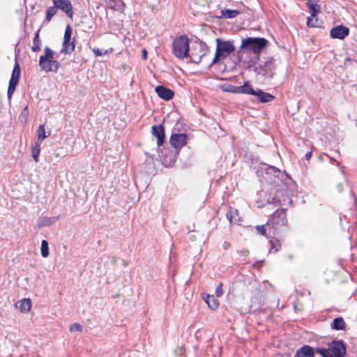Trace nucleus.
<instances>
[{
  "label": "nucleus",
  "mask_w": 357,
  "mask_h": 357,
  "mask_svg": "<svg viewBox=\"0 0 357 357\" xmlns=\"http://www.w3.org/2000/svg\"><path fill=\"white\" fill-rule=\"evenodd\" d=\"M316 353L322 357H344L347 354V346L343 340H333L328 343V348H316Z\"/></svg>",
  "instance_id": "nucleus-1"
},
{
  "label": "nucleus",
  "mask_w": 357,
  "mask_h": 357,
  "mask_svg": "<svg viewBox=\"0 0 357 357\" xmlns=\"http://www.w3.org/2000/svg\"><path fill=\"white\" fill-rule=\"evenodd\" d=\"M45 54L41 55L39 59L38 65L42 70L46 73H56L60 67V63L54 59V52L49 47L44 50Z\"/></svg>",
  "instance_id": "nucleus-2"
},
{
  "label": "nucleus",
  "mask_w": 357,
  "mask_h": 357,
  "mask_svg": "<svg viewBox=\"0 0 357 357\" xmlns=\"http://www.w3.org/2000/svg\"><path fill=\"white\" fill-rule=\"evenodd\" d=\"M268 44L264 38H247L242 39L241 49L255 54H259Z\"/></svg>",
  "instance_id": "nucleus-3"
},
{
  "label": "nucleus",
  "mask_w": 357,
  "mask_h": 357,
  "mask_svg": "<svg viewBox=\"0 0 357 357\" xmlns=\"http://www.w3.org/2000/svg\"><path fill=\"white\" fill-rule=\"evenodd\" d=\"M216 43L217 47L213 63H215L218 61L225 59L235 50L234 45L229 40H222L220 38H216Z\"/></svg>",
  "instance_id": "nucleus-4"
},
{
  "label": "nucleus",
  "mask_w": 357,
  "mask_h": 357,
  "mask_svg": "<svg viewBox=\"0 0 357 357\" xmlns=\"http://www.w3.org/2000/svg\"><path fill=\"white\" fill-rule=\"evenodd\" d=\"M173 53L175 56L183 59L189 53V40L185 35L177 37L173 41Z\"/></svg>",
  "instance_id": "nucleus-5"
},
{
  "label": "nucleus",
  "mask_w": 357,
  "mask_h": 357,
  "mask_svg": "<svg viewBox=\"0 0 357 357\" xmlns=\"http://www.w3.org/2000/svg\"><path fill=\"white\" fill-rule=\"evenodd\" d=\"M20 77V66L17 61H15L11 77L9 80L8 91H7V96L8 100H10L15 89L16 86L19 83Z\"/></svg>",
  "instance_id": "nucleus-6"
},
{
  "label": "nucleus",
  "mask_w": 357,
  "mask_h": 357,
  "mask_svg": "<svg viewBox=\"0 0 357 357\" xmlns=\"http://www.w3.org/2000/svg\"><path fill=\"white\" fill-rule=\"evenodd\" d=\"M72 29L68 24L65 29L61 52L65 54H70L75 50V38L71 41Z\"/></svg>",
  "instance_id": "nucleus-7"
},
{
  "label": "nucleus",
  "mask_w": 357,
  "mask_h": 357,
  "mask_svg": "<svg viewBox=\"0 0 357 357\" xmlns=\"http://www.w3.org/2000/svg\"><path fill=\"white\" fill-rule=\"evenodd\" d=\"M187 139L188 135L185 133H172L169 142L174 148L180 149L187 144Z\"/></svg>",
  "instance_id": "nucleus-8"
},
{
  "label": "nucleus",
  "mask_w": 357,
  "mask_h": 357,
  "mask_svg": "<svg viewBox=\"0 0 357 357\" xmlns=\"http://www.w3.org/2000/svg\"><path fill=\"white\" fill-rule=\"evenodd\" d=\"M56 9H60L70 18L73 17V6L70 0H52Z\"/></svg>",
  "instance_id": "nucleus-9"
},
{
  "label": "nucleus",
  "mask_w": 357,
  "mask_h": 357,
  "mask_svg": "<svg viewBox=\"0 0 357 357\" xmlns=\"http://www.w3.org/2000/svg\"><path fill=\"white\" fill-rule=\"evenodd\" d=\"M349 34V29L343 25H338L331 29L330 36L332 38L343 40Z\"/></svg>",
  "instance_id": "nucleus-10"
},
{
  "label": "nucleus",
  "mask_w": 357,
  "mask_h": 357,
  "mask_svg": "<svg viewBox=\"0 0 357 357\" xmlns=\"http://www.w3.org/2000/svg\"><path fill=\"white\" fill-rule=\"evenodd\" d=\"M151 132L157 138V145L161 146L165 139V128L162 124L154 125L151 127Z\"/></svg>",
  "instance_id": "nucleus-11"
},
{
  "label": "nucleus",
  "mask_w": 357,
  "mask_h": 357,
  "mask_svg": "<svg viewBox=\"0 0 357 357\" xmlns=\"http://www.w3.org/2000/svg\"><path fill=\"white\" fill-rule=\"evenodd\" d=\"M155 93L161 99L168 101L173 98L174 92L162 85H158L155 89Z\"/></svg>",
  "instance_id": "nucleus-12"
},
{
  "label": "nucleus",
  "mask_w": 357,
  "mask_h": 357,
  "mask_svg": "<svg viewBox=\"0 0 357 357\" xmlns=\"http://www.w3.org/2000/svg\"><path fill=\"white\" fill-rule=\"evenodd\" d=\"M271 221L276 225H285L287 222L286 209L276 210L272 215Z\"/></svg>",
  "instance_id": "nucleus-13"
},
{
  "label": "nucleus",
  "mask_w": 357,
  "mask_h": 357,
  "mask_svg": "<svg viewBox=\"0 0 357 357\" xmlns=\"http://www.w3.org/2000/svg\"><path fill=\"white\" fill-rule=\"evenodd\" d=\"M314 352L312 347L304 345L296 351L294 357H314Z\"/></svg>",
  "instance_id": "nucleus-14"
},
{
  "label": "nucleus",
  "mask_w": 357,
  "mask_h": 357,
  "mask_svg": "<svg viewBox=\"0 0 357 357\" xmlns=\"http://www.w3.org/2000/svg\"><path fill=\"white\" fill-rule=\"evenodd\" d=\"M255 96L258 98L261 102H269L274 99V96L271 93L263 91L261 89H258Z\"/></svg>",
  "instance_id": "nucleus-15"
},
{
  "label": "nucleus",
  "mask_w": 357,
  "mask_h": 357,
  "mask_svg": "<svg viewBox=\"0 0 357 357\" xmlns=\"http://www.w3.org/2000/svg\"><path fill=\"white\" fill-rule=\"evenodd\" d=\"M331 328L335 331L345 330L346 323L342 317H337L331 323Z\"/></svg>",
  "instance_id": "nucleus-16"
},
{
  "label": "nucleus",
  "mask_w": 357,
  "mask_h": 357,
  "mask_svg": "<svg viewBox=\"0 0 357 357\" xmlns=\"http://www.w3.org/2000/svg\"><path fill=\"white\" fill-rule=\"evenodd\" d=\"M16 307L19 308L20 312H27L30 310L31 302L29 299L23 298L16 304Z\"/></svg>",
  "instance_id": "nucleus-17"
},
{
  "label": "nucleus",
  "mask_w": 357,
  "mask_h": 357,
  "mask_svg": "<svg viewBox=\"0 0 357 357\" xmlns=\"http://www.w3.org/2000/svg\"><path fill=\"white\" fill-rule=\"evenodd\" d=\"M307 6L310 9L312 17H316L317 14L320 12V7L317 5V0H308Z\"/></svg>",
  "instance_id": "nucleus-18"
},
{
  "label": "nucleus",
  "mask_w": 357,
  "mask_h": 357,
  "mask_svg": "<svg viewBox=\"0 0 357 357\" xmlns=\"http://www.w3.org/2000/svg\"><path fill=\"white\" fill-rule=\"evenodd\" d=\"M40 29H38V31L34 34V38L33 40V46L31 47V50L33 52H37L40 50L41 40L39 36V32Z\"/></svg>",
  "instance_id": "nucleus-19"
},
{
  "label": "nucleus",
  "mask_w": 357,
  "mask_h": 357,
  "mask_svg": "<svg viewBox=\"0 0 357 357\" xmlns=\"http://www.w3.org/2000/svg\"><path fill=\"white\" fill-rule=\"evenodd\" d=\"M59 217H42L38 219V224L39 226H50L56 222Z\"/></svg>",
  "instance_id": "nucleus-20"
},
{
  "label": "nucleus",
  "mask_w": 357,
  "mask_h": 357,
  "mask_svg": "<svg viewBox=\"0 0 357 357\" xmlns=\"http://www.w3.org/2000/svg\"><path fill=\"white\" fill-rule=\"evenodd\" d=\"M227 219L231 222H236L238 219V211L236 209L230 208L226 213Z\"/></svg>",
  "instance_id": "nucleus-21"
},
{
  "label": "nucleus",
  "mask_w": 357,
  "mask_h": 357,
  "mask_svg": "<svg viewBox=\"0 0 357 357\" xmlns=\"http://www.w3.org/2000/svg\"><path fill=\"white\" fill-rule=\"evenodd\" d=\"M204 299L209 308L212 310L218 308L219 302L213 296L208 295L206 298H204Z\"/></svg>",
  "instance_id": "nucleus-22"
},
{
  "label": "nucleus",
  "mask_w": 357,
  "mask_h": 357,
  "mask_svg": "<svg viewBox=\"0 0 357 357\" xmlns=\"http://www.w3.org/2000/svg\"><path fill=\"white\" fill-rule=\"evenodd\" d=\"M238 93H244V94H255L257 91H255L250 85L247 83H245L243 86H238Z\"/></svg>",
  "instance_id": "nucleus-23"
},
{
  "label": "nucleus",
  "mask_w": 357,
  "mask_h": 357,
  "mask_svg": "<svg viewBox=\"0 0 357 357\" xmlns=\"http://www.w3.org/2000/svg\"><path fill=\"white\" fill-rule=\"evenodd\" d=\"M222 15L227 19L234 18L238 14H240V11L238 10H230V9H225L221 11Z\"/></svg>",
  "instance_id": "nucleus-24"
},
{
  "label": "nucleus",
  "mask_w": 357,
  "mask_h": 357,
  "mask_svg": "<svg viewBox=\"0 0 357 357\" xmlns=\"http://www.w3.org/2000/svg\"><path fill=\"white\" fill-rule=\"evenodd\" d=\"M40 152V142H35L34 145L31 149V154L33 158L36 162H38V157Z\"/></svg>",
  "instance_id": "nucleus-25"
},
{
  "label": "nucleus",
  "mask_w": 357,
  "mask_h": 357,
  "mask_svg": "<svg viewBox=\"0 0 357 357\" xmlns=\"http://www.w3.org/2000/svg\"><path fill=\"white\" fill-rule=\"evenodd\" d=\"M40 253L43 257H47L50 255L48 242L46 240H43L41 242Z\"/></svg>",
  "instance_id": "nucleus-26"
},
{
  "label": "nucleus",
  "mask_w": 357,
  "mask_h": 357,
  "mask_svg": "<svg viewBox=\"0 0 357 357\" xmlns=\"http://www.w3.org/2000/svg\"><path fill=\"white\" fill-rule=\"evenodd\" d=\"M222 91L226 92H231L234 93H238V86H234L230 84H225L221 86Z\"/></svg>",
  "instance_id": "nucleus-27"
},
{
  "label": "nucleus",
  "mask_w": 357,
  "mask_h": 357,
  "mask_svg": "<svg viewBox=\"0 0 357 357\" xmlns=\"http://www.w3.org/2000/svg\"><path fill=\"white\" fill-rule=\"evenodd\" d=\"M48 135H46L45 125L40 124L38 128V142L43 141Z\"/></svg>",
  "instance_id": "nucleus-28"
},
{
  "label": "nucleus",
  "mask_w": 357,
  "mask_h": 357,
  "mask_svg": "<svg viewBox=\"0 0 357 357\" xmlns=\"http://www.w3.org/2000/svg\"><path fill=\"white\" fill-rule=\"evenodd\" d=\"M56 10L57 9L54 5L53 6L49 7L46 11L45 20L47 22H49L52 18V17L56 14Z\"/></svg>",
  "instance_id": "nucleus-29"
},
{
  "label": "nucleus",
  "mask_w": 357,
  "mask_h": 357,
  "mask_svg": "<svg viewBox=\"0 0 357 357\" xmlns=\"http://www.w3.org/2000/svg\"><path fill=\"white\" fill-rule=\"evenodd\" d=\"M307 25L310 27L319 26V20H318L317 16L312 17V15H311L310 17H308L307 20Z\"/></svg>",
  "instance_id": "nucleus-30"
},
{
  "label": "nucleus",
  "mask_w": 357,
  "mask_h": 357,
  "mask_svg": "<svg viewBox=\"0 0 357 357\" xmlns=\"http://www.w3.org/2000/svg\"><path fill=\"white\" fill-rule=\"evenodd\" d=\"M82 326L79 324H73L70 326V331L73 332H82Z\"/></svg>",
  "instance_id": "nucleus-31"
},
{
  "label": "nucleus",
  "mask_w": 357,
  "mask_h": 357,
  "mask_svg": "<svg viewBox=\"0 0 357 357\" xmlns=\"http://www.w3.org/2000/svg\"><path fill=\"white\" fill-rule=\"evenodd\" d=\"M256 229L258 232V234L263 235V236H267L266 234V229L265 228V225H257L256 227Z\"/></svg>",
  "instance_id": "nucleus-32"
},
{
  "label": "nucleus",
  "mask_w": 357,
  "mask_h": 357,
  "mask_svg": "<svg viewBox=\"0 0 357 357\" xmlns=\"http://www.w3.org/2000/svg\"><path fill=\"white\" fill-rule=\"evenodd\" d=\"M215 294H216V296L218 297H220L222 296L223 294V289H222V284H220L219 286H218V287L216 288V290H215Z\"/></svg>",
  "instance_id": "nucleus-33"
},
{
  "label": "nucleus",
  "mask_w": 357,
  "mask_h": 357,
  "mask_svg": "<svg viewBox=\"0 0 357 357\" xmlns=\"http://www.w3.org/2000/svg\"><path fill=\"white\" fill-rule=\"evenodd\" d=\"M93 52L96 54V56H99L106 54L107 51V50L103 51L102 50H100V49L97 48V49L93 50Z\"/></svg>",
  "instance_id": "nucleus-34"
},
{
  "label": "nucleus",
  "mask_w": 357,
  "mask_h": 357,
  "mask_svg": "<svg viewBox=\"0 0 357 357\" xmlns=\"http://www.w3.org/2000/svg\"><path fill=\"white\" fill-rule=\"evenodd\" d=\"M280 248V245L278 243V241L273 242V241H271V250H275V252H277L279 250Z\"/></svg>",
  "instance_id": "nucleus-35"
},
{
  "label": "nucleus",
  "mask_w": 357,
  "mask_h": 357,
  "mask_svg": "<svg viewBox=\"0 0 357 357\" xmlns=\"http://www.w3.org/2000/svg\"><path fill=\"white\" fill-rule=\"evenodd\" d=\"M273 64V59L272 58L269 59L265 63V67L268 69H272V65Z\"/></svg>",
  "instance_id": "nucleus-36"
},
{
  "label": "nucleus",
  "mask_w": 357,
  "mask_h": 357,
  "mask_svg": "<svg viewBox=\"0 0 357 357\" xmlns=\"http://www.w3.org/2000/svg\"><path fill=\"white\" fill-rule=\"evenodd\" d=\"M142 58L143 59H147V54H148V52L146 51V50L145 49H143L142 51Z\"/></svg>",
  "instance_id": "nucleus-37"
},
{
  "label": "nucleus",
  "mask_w": 357,
  "mask_h": 357,
  "mask_svg": "<svg viewBox=\"0 0 357 357\" xmlns=\"http://www.w3.org/2000/svg\"><path fill=\"white\" fill-rule=\"evenodd\" d=\"M311 157H312V151H308L305 155V158L307 160H309L311 158Z\"/></svg>",
  "instance_id": "nucleus-38"
},
{
  "label": "nucleus",
  "mask_w": 357,
  "mask_h": 357,
  "mask_svg": "<svg viewBox=\"0 0 357 357\" xmlns=\"http://www.w3.org/2000/svg\"><path fill=\"white\" fill-rule=\"evenodd\" d=\"M330 160L331 162H336V165L338 166L340 165V162H338L337 161H336L335 160L333 159L332 158H330Z\"/></svg>",
  "instance_id": "nucleus-39"
},
{
  "label": "nucleus",
  "mask_w": 357,
  "mask_h": 357,
  "mask_svg": "<svg viewBox=\"0 0 357 357\" xmlns=\"http://www.w3.org/2000/svg\"><path fill=\"white\" fill-rule=\"evenodd\" d=\"M188 232H191L195 230L194 227L192 229H191V227L190 226L188 227Z\"/></svg>",
  "instance_id": "nucleus-40"
},
{
  "label": "nucleus",
  "mask_w": 357,
  "mask_h": 357,
  "mask_svg": "<svg viewBox=\"0 0 357 357\" xmlns=\"http://www.w3.org/2000/svg\"><path fill=\"white\" fill-rule=\"evenodd\" d=\"M116 259L114 257H112V263L114 264V263H116Z\"/></svg>",
  "instance_id": "nucleus-41"
},
{
  "label": "nucleus",
  "mask_w": 357,
  "mask_h": 357,
  "mask_svg": "<svg viewBox=\"0 0 357 357\" xmlns=\"http://www.w3.org/2000/svg\"><path fill=\"white\" fill-rule=\"evenodd\" d=\"M211 1H212V0H206V4L207 6H209V5H210V3H211Z\"/></svg>",
  "instance_id": "nucleus-42"
},
{
  "label": "nucleus",
  "mask_w": 357,
  "mask_h": 357,
  "mask_svg": "<svg viewBox=\"0 0 357 357\" xmlns=\"http://www.w3.org/2000/svg\"><path fill=\"white\" fill-rule=\"evenodd\" d=\"M271 168L275 171V172H280V170L277 168H275V167H271Z\"/></svg>",
  "instance_id": "nucleus-43"
},
{
  "label": "nucleus",
  "mask_w": 357,
  "mask_h": 357,
  "mask_svg": "<svg viewBox=\"0 0 357 357\" xmlns=\"http://www.w3.org/2000/svg\"><path fill=\"white\" fill-rule=\"evenodd\" d=\"M199 331L198 330V331H197V332L195 333V335H196L197 338H198V337H199Z\"/></svg>",
  "instance_id": "nucleus-44"
},
{
  "label": "nucleus",
  "mask_w": 357,
  "mask_h": 357,
  "mask_svg": "<svg viewBox=\"0 0 357 357\" xmlns=\"http://www.w3.org/2000/svg\"><path fill=\"white\" fill-rule=\"evenodd\" d=\"M190 238L192 241H194V239H195V236H194V235H191V236H190Z\"/></svg>",
  "instance_id": "nucleus-45"
},
{
  "label": "nucleus",
  "mask_w": 357,
  "mask_h": 357,
  "mask_svg": "<svg viewBox=\"0 0 357 357\" xmlns=\"http://www.w3.org/2000/svg\"><path fill=\"white\" fill-rule=\"evenodd\" d=\"M202 47L206 45V43H202Z\"/></svg>",
  "instance_id": "nucleus-46"
},
{
  "label": "nucleus",
  "mask_w": 357,
  "mask_h": 357,
  "mask_svg": "<svg viewBox=\"0 0 357 357\" xmlns=\"http://www.w3.org/2000/svg\"><path fill=\"white\" fill-rule=\"evenodd\" d=\"M224 247L225 249L227 248V243L226 242L225 243Z\"/></svg>",
  "instance_id": "nucleus-47"
},
{
  "label": "nucleus",
  "mask_w": 357,
  "mask_h": 357,
  "mask_svg": "<svg viewBox=\"0 0 357 357\" xmlns=\"http://www.w3.org/2000/svg\"><path fill=\"white\" fill-rule=\"evenodd\" d=\"M270 221L271 220H268V222H267V225H270Z\"/></svg>",
  "instance_id": "nucleus-48"
},
{
  "label": "nucleus",
  "mask_w": 357,
  "mask_h": 357,
  "mask_svg": "<svg viewBox=\"0 0 357 357\" xmlns=\"http://www.w3.org/2000/svg\"><path fill=\"white\" fill-rule=\"evenodd\" d=\"M123 265L126 266V261H123Z\"/></svg>",
  "instance_id": "nucleus-49"
}]
</instances>
